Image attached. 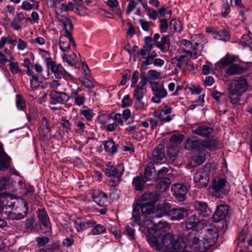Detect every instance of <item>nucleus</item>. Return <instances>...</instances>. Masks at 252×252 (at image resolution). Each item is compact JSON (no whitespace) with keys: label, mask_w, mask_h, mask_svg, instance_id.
Masks as SVG:
<instances>
[{"label":"nucleus","mask_w":252,"mask_h":252,"mask_svg":"<svg viewBox=\"0 0 252 252\" xmlns=\"http://www.w3.org/2000/svg\"><path fill=\"white\" fill-rule=\"evenodd\" d=\"M201 139L193 140L188 138L184 143V147L186 150L194 152H203V148Z\"/></svg>","instance_id":"15"},{"label":"nucleus","mask_w":252,"mask_h":252,"mask_svg":"<svg viewBox=\"0 0 252 252\" xmlns=\"http://www.w3.org/2000/svg\"><path fill=\"white\" fill-rule=\"evenodd\" d=\"M189 57L186 55H182L179 56H176L171 59V62L175 66L180 69H182L185 63L189 61Z\"/></svg>","instance_id":"33"},{"label":"nucleus","mask_w":252,"mask_h":252,"mask_svg":"<svg viewBox=\"0 0 252 252\" xmlns=\"http://www.w3.org/2000/svg\"><path fill=\"white\" fill-rule=\"evenodd\" d=\"M170 44V37L168 35H166L162 36L160 40L157 42L155 45L160 50L161 52L165 53L169 49Z\"/></svg>","instance_id":"32"},{"label":"nucleus","mask_w":252,"mask_h":252,"mask_svg":"<svg viewBox=\"0 0 252 252\" xmlns=\"http://www.w3.org/2000/svg\"><path fill=\"white\" fill-rule=\"evenodd\" d=\"M248 84L246 79L240 78L229 84L227 90L232 91L237 94H242L247 90Z\"/></svg>","instance_id":"8"},{"label":"nucleus","mask_w":252,"mask_h":252,"mask_svg":"<svg viewBox=\"0 0 252 252\" xmlns=\"http://www.w3.org/2000/svg\"><path fill=\"white\" fill-rule=\"evenodd\" d=\"M151 86L154 94L152 100L155 103H159L160 100L167 96V92L163 85H159L158 82H152Z\"/></svg>","instance_id":"7"},{"label":"nucleus","mask_w":252,"mask_h":252,"mask_svg":"<svg viewBox=\"0 0 252 252\" xmlns=\"http://www.w3.org/2000/svg\"><path fill=\"white\" fill-rule=\"evenodd\" d=\"M9 69L13 74H17L21 72L18 63L17 62H10L9 64Z\"/></svg>","instance_id":"57"},{"label":"nucleus","mask_w":252,"mask_h":252,"mask_svg":"<svg viewBox=\"0 0 252 252\" xmlns=\"http://www.w3.org/2000/svg\"><path fill=\"white\" fill-rule=\"evenodd\" d=\"M38 222L40 224V229L43 230L42 232L45 233L50 231L51 225L47 213L44 210L42 209H38Z\"/></svg>","instance_id":"13"},{"label":"nucleus","mask_w":252,"mask_h":252,"mask_svg":"<svg viewBox=\"0 0 252 252\" xmlns=\"http://www.w3.org/2000/svg\"><path fill=\"white\" fill-rule=\"evenodd\" d=\"M225 0L226 1L224 2L222 4L221 12V14L223 17H226L229 14L231 10L228 1L227 0Z\"/></svg>","instance_id":"55"},{"label":"nucleus","mask_w":252,"mask_h":252,"mask_svg":"<svg viewBox=\"0 0 252 252\" xmlns=\"http://www.w3.org/2000/svg\"><path fill=\"white\" fill-rule=\"evenodd\" d=\"M143 176H136L134 178L132 181V185L134 189L137 190L141 191L144 189V187L145 183L147 182L144 179Z\"/></svg>","instance_id":"35"},{"label":"nucleus","mask_w":252,"mask_h":252,"mask_svg":"<svg viewBox=\"0 0 252 252\" xmlns=\"http://www.w3.org/2000/svg\"><path fill=\"white\" fill-rule=\"evenodd\" d=\"M210 166L205 165L194 174V182L199 188L207 186L210 180Z\"/></svg>","instance_id":"4"},{"label":"nucleus","mask_w":252,"mask_h":252,"mask_svg":"<svg viewBox=\"0 0 252 252\" xmlns=\"http://www.w3.org/2000/svg\"><path fill=\"white\" fill-rule=\"evenodd\" d=\"M50 132L49 121L47 117L43 116L40 123L39 135L42 139L46 140L50 138Z\"/></svg>","instance_id":"16"},{"label":"nucleus","mask_w":252,"mask_h":252,"mask_svg":"<svg viewBox=\"0 0 252 252\" xmlns=\"http://www.w3.org/2000/svg\"><path fill=\"white\" fill-rule=\"evenodd\" d=\"M189 210L184 207L172 208L169 212V217L172 220H181L187 217Z\"/></svg>","instance_id":"19"},{"label":"nucleus","mask_w":252,"mask_h":252,"mask_svg":"<svg viewBox=\"0 0 252 252\" xmlns=\"http://www.w3.org/2000/svg\"><path fill=\"white\" fill-rule=\"evenodd\" d=\"M46 61L48 67L51 68L56 79H60L67 74L64 69L61 65H57L55 62L52 61L51 58H46Z\"/></svg>","instance_id":"11"},{"label":"nucleus","mask_w":252,"mask_h":252,"mask_svg":"<svg viewBox=\"0 0 252 252\" xmlns=\"http://www.w3.org/2000/svg\"><path fill=\"white\" fill-rule=\"evenodd\" d=\"M36 241L38 247H43L49 242V238L47 237H38L36 238Z\"/></svg>","instance_id":"63"},{"label":"nucleus","mask_w":252,"mask_h":252,"mask_svg":"<svg viewBox=\"0 0 252 252\" xmlns=\"http://www.w3.org/2000/svg\"><path fill=\"white\" fill-rule=\"evenodd\" d=\"M171 210V206L168 202H164L158 205L155 212V217H161L164 215L169 216V212Z\"/></svg>","instance_id":"28"},{"label":"nucleus","mask_w":252,"mask_h":252,"mask_svg":"<svg viewBox=\"0 0 252 252\" xmlns=\"http://www.w3.org/2000/svg\"><path fill=\"white\" fill-rule=\"evenodd\" d=\"M214 37L217 39L223 41H228L230 39V35L229 33L225 30L214 32Z\"/></svg>","instance_id":"41"},{"label":"nucleus","mask_w":252,"mask_h":252,"mask_svg":"<svg viewBox=\"0 0 252 252\" xmlns=\"http://www.w3.org/2000/svg\"><path fill=\"white\" fill-rule=\"evenodd\" d=\"M171 190L175 197L179 201H183L186 198L188 189L183 184H176L172 186Z\"/></svg>","instance_id":"14"},{"label":"nucleus","mask_w":252,"mask_h":252,"mask_svg":"<svg viewBox=\"0 0 252 252\" xmlns=\"http://www.w3.org/2000/svg\"><path fill=\"white\" fill-rule=\"evenodd\" d=\"M81 114L88 121H91L94 116L93 111L90 109L81 110Z\"/></svg>","instance_id":"61"},{"label":"nucleus","mask_w":252,"mask_h":252,"mask_svg":"<svg viewBox=\"0 0 252 252\" xmlns=\"http://www.w3.org/2000/svg\"><path fill=\"white\" fill-rule=\"evenodd\" d=\"M95 222L93 220H86L82 219H77L74 221V226L78 232L85 230L88 228L93 227Z\"/></svg>","instance_id":"24"},{"label":"nucleus","mask_w":252,"mask_h":252,"mask_svg":"<svg viewBox=\"0 0 252 252\" xmlns=\"http://www.w3.org/2000/svg\"><path fill=\"white\" fill-rule=\"evenodd\" d=\"M203 151L208 149L209 150L213 151L218 148L219 146V141L215 136H212L210 138L207 140H202Z\"/></svg>","instance_id":"30"},{"label":"nucleus","mask_w":252,"mask_h":252,"mask_svg":"<svg viewBox=\"0 0 252 252\" xmlns=\"http://www.w3.org/2000/svg\"><path fill=\"white\" fill-rule=\"evenodd\" d=\"M71 43H72L74 47L76 46L75 41H74L72 35H71V37L67 35H61L60 36L59 45L62 51L64 52H68L70 48Z\"/></svg>","instance_id":"26"},{"label":"nucleus","mask_w":252,"mask_h":252,"mask_svg":"<svg viewBox=\"0 0 252 252\" xmlns=\"http://www.w3.org/2000/svg\"><path fill=\"white\" fill-rule=\"evenodd\" d=\"M9 180L6 178H0V193H8L6 190L9 189Z\"/></svg>","instance_id":"44"},{"label":"nucleus","mask_w":252,"mask_h":252,"mask_svg":"<svg viewBox=\"0 0 252 252\" xmlns=\"http://www.w3.org/2000/svg\"><path fill=\"white\" fill-rule=\"evenodd\" d=\"M61 21L63 24L66 34L71 37L73 29V25L71 20L68 18L64 16L62 18Z\"/></svg>","instance_id":"34"},{"label":"nucleus","mask_w":252,"mask_h":252,"mask_svg":"<svg viewBox=\"0 0 252 252\" xmlns=\"http://www.w3.org/2000/svg\"><path fill=\"white\" fill-rule=\"evenodd\" d=\"M0 196L2 197L5 204V208L6 210H12L16 203V196L10 193H0Z\"/></svg>","instance_id":"25"},{"label":"nucleus","mask_w":252,"mask_h":252,"mask_svg":"<svg viewBox=\"0 0 252 252\" xmlns=\"http://www.w3.org/2000/svg\"><path fill=\"white\" fill-rule=\"evenodd\" d=\"M245 69L236 63H232L227 69V73L229 75L239 74L243 73Z\"/></svg>","instance_id":"36"},{"label":"nucleus","mask_w":252,"mask_h":252,"mask_svg":"<svg viewBox=\"0 0 252 252\" xmlns=\"http://www.w3.org/2000/svg\"><path fill=\"white\" fill-rule=\"evenodd\" d=\"M194 210L197 212L200 217L207 218L212 213V210L209 207L207 202L202 201L195 200L193 202Z\"/></svg>","instance_id":"9"},{"label":"nucleus","mask_w":252,"mask_h":252,"mask_svg":"<svg viewBox=\"0 0 252 252\" xmlns=\"http://www.w3.org/2000/svg\"><path fill=\"white\" fill-rule=\"evenodd\" d=\"M229 207L227 205L219 206L213 216L215 222H219L224 220L229 214Z\"/></svg>","instance_id":"17"},{"label":"nucleus","mask_w":252,"mask_h":252,"mask_svg":"<svg viewBox=\"0 0 252 252\" xmlns=\"http://www.w3.org/2000/svg\"><path fill=\"white\" fill-rule=\"evenodd\" d=\"M185 236L180 235L175 240H173V245L172 249L175 251L183 252L184 249L187 246Z\"/></svg>","instance_id":"31"},{"label":"nucleus","mask_w":252,"mask_h":252,"mask_svg":"<svg viewBox=\"0 0 252 252\" xmlns=\"http://www.w3.org/2000/svg\"><path fill=\"white\" fill-rule=\"evenodd\" d=\"M146 89L136 87L133 92V97L138 103H141L142 99L146 93Z\"/></svg>","instance_id":"39"},{"label":"nucleus","mask_w":252,"mask_h":252,"mask_svg":"<svg viewBox=\"0 0 252 252\" xmlns=\"http://www.w3.org/2000/svg\"><path fill=\"white\" fill-rule=\"evenodd\" d=\"M131 72L129 69H126L124 71V74L122 76L123 79L120 83L121 85H125L127 80H129L130 77Z\"/></svg>","instance_id":"64"},{"label":"nucleus","mask_w":252,"mask_h":252,"mask_svg":"<svg viewBox=\"0 0 252 252\" xmlns=\"http://www.w3.org/2000/svg\"><path fill=\"white\" fill-rule=\"evenodd\" d=\"M240 43L244 46H249L252 49V35H244L241 39Z\"/></svg>","instance_id":"51"},{"label":"nucleus","mask_w":252,"mask_h":252,"mask_svg":"<svg viewBox=\"0 0 252 252\" xmlns=\"http://www.w3.org/2000/svg\"><path fill=\"white\" fill-rule=\"evenodd\" d=\"M104 149L105 151L114 154L117 152V147L112 140L107 141L105 142Z\"/></svg>","instance_id":"45"},{"label":"nucleus","mask_w":252,"mask_h":252,"mask_svg":"<svg viewBox=\"0 0 252 252\" xmlns=\"http://www.w3.org/2000/svg\"><path fill=\"white\" fill-rule=\"evenodd\" d=\"M11 158L4 152L3 145L0 144V170L5 171L11 168Z\"/></svg>","instance_id":"18"},{"label":"nucleus","mask_w":252,"mask_h":252,"mask_svg":"<svg viewBox=\"0 0 252 252\" xmlns=\"http://www.w3.org/2000/svg\"><path fill=\"white\" fill-rule=\"evenodd\" d=\"M74 7V4L72 2H68L67 3H62L60 9L61 12H68L69 11H73Z\"/></svg>","instance_id":"54"},{"label":"nucleus","mask_w":252,"mask_h":252,"mask_svg":"<svg viewBox=\"0 0 252 252\" xmlns=\"http://www.w3.org/2000/svg\"><path fill=\"white\" fill-rule=\"evenodd\" d=\"M153 160L155 162L162 163L165 158L164 146L159 144L152 153Z\"/></svg>","instance_id":"23"},{"label":"nucleus","mask_w":252,"mask_h":252,"mask_svg":"<svg viewBox=\"0 0 252 252\" xmlns=\"http://www.w3.org/2000/svg\"><path fill=\"white\" fill-rule=\"evenodd\" d=\"M184 139V135L182 134H173L169 142V145L172 146H177L180 145Z\"/></svg>","instance_id":"43"},{"label":"nucleus","mask_w":252,"mask_h":252,"mask_svg":"<svg viewBox=\"0 0 252 252\" xmlns=\"http://www.w3.org/2000/svg\"><path fill=\"white\" fill-rule=\"evenodd\" d=\"M137 5V2L135 0H130L128 4V6L126 10V14L129 15L132 11H133Z\"/></svg>","instance_id":"62"},{"label":"nucleus","mask_w":252,"mask_h":252,"mask_svg":"<svg viewBox=\"0 0 252 252\" xmlns=\"http://www.w3.org/2000/svg\"><path fill=\"white\" fill-rule=\"evenodd\" d=\"M228 97L230 100V102L232 104L236 105L238 104L240 100V97L242 94H237L236 93L232 92V91L227 90Z\"/></svg>","instance_id":"46"},{"label":"nucleus","mask_w":252,"mask_h":252,"mask_svg":"<svg viewBox=\"0 0 252 252\" xmlns=\"http://www.w3.org/2000/svg\"><path fill=\"white\" fill-rule=\"evenodd\" d=\"M16 104L17 108L20 110H23L25 108L26 102L21 95L19 94L16 95Z\"/></svg>","instance_id":"53"},{"label":"nucleus","mask_w":252,"mask_h":252,"mask_svg":"<svg viewBox=\"0 0 252 252\" xmlns=\"http://www.w3.org/2000/svg\"><path fill=\"white\" fill-rule=\"evenodd\" d=\"M157 56V52L155 51H153L150 54L148 55L145 56V61L142 62V65L146 66L148 65L151 64L153 63V61L155 60V58Z\"/></svg>","instance_id":"49"},{"label":"nucleus","mask_w":252,"mask_h":252,"mask_svg":"<svg viewBox=\"0 0 252 252\" xmlns=\"http://www.w3.org/2000/svg\"><path fill=\"white\" fill-rule=\"evenodd\" d=\"M160 195L151 192H145L136 203L141 209V213L145 215L153 214L155 216V203L159 199Z\"/></svg>","instance_id":"1"},{"label":"nucleus","mask_w":252,"mask_h":252,"mask_svg":"<svg viewBox=\"0 0 252 252\" xmlns=\"http://www.w3.org/2000/svg\"><path fill=\"white\" fill-rule=\"evenodd\" d=\"M60 124L62 125L63 130L66 133H69L71 130V124L66 117H62L60 120Z\"/></svg>","instance_id":"50"},{"label":"nucleus","mask_w":252,"mask_h":252,"mask_svg":"<svg viewBox=\"0 0 252 252\" xmlns=\"http://www.w3.org/2000/svg\"><path fill=\"white\" fill-rule=\"evenodd\" d=\"M229 191V185L224 179H214L210 188V192L216 198H223Z\"/></svg>","instance_id":"3"},{"label":"nucleus","mask_w":252,"mask_h":252,"mask_svg":"<svg viewBox=\"0 0 252 252\" xmlns=\"http://www.w3.org/2000/svg\"><path fill=\"white\" fill-rule=\"evenodd\" d=\"M213 131L212 127L206 125H198L191 130L192 133L202 137H208Z\"/></svg>","instance_id":"21"},{"label":"nucleus","mask_w":252,"mask_h":252,"mask_svg":"<svg viewBox=\"0 0 252 252\" xmlns=\"http://www.w3.org/2000/svg\"><path fill=\"white\" fill-rule=\"evenodd\" d=\"M35 219L33 218H30L25 221V228L28 231H32L33 229V224Z\"/></svg>","instance_id":"59"},{"label":"nucleus","mask_w":252,"mask_h":252,"mask_svg":"<svg viewBox=\"0 0 252 252\" xmlns=\"http://www.w3.org/2000/svg\"><path fill=\"white\" fill-rule=\"evenodd\" d=\"M105 227L101 224H97L92 229V233L94 235H98L105 231Z\"/></svg>","instance_id":"58"},{"label":"nucleus","mask_w":252,"mask_h":252,"mask_svg":"<svg viewBox=\"0 0 252 252\" xmlns=\"http://www.w3.org/2000/svg\"><path fill=\"white\" fill-rule=\"evenodd\" d=\"M24 213L20 212H13L11 210H5V214L6 215L7 219L10 220H19L25 217L29 211L28 204L25 202L23 206Z\"/></svg>","instance_id":"22"},{"label":"nucleus","mask_w":252,"mask_h":252,"mask_svg":"<svg viewBox=\"0 0 252 252\" xmlns=\"http://www.w3.org/2000/svg\"><path fill=\"white\" fill-rule=\"evenodd\" d=\"M49 96L50 97V103L52 104H56L57 103L63 104L68 99L67 95L65 93H60L54 90L51 91Z\"/></svg>","instance_id":"20"},{"label":"nucleus","mask_w":252,"mask_h":252,"mask_svg":"<svg viewBox=\"0 0 252 252\" xmlns=\"http://www.w3.org/2000/svg\"><path fill=\"white\" fill-rule=\"evenodd\" d=\"M206 230H207L205 235L206 241V243H203V244H205L204 246V249H208L212 246V243L214 242L218 238V233L216 227L212 225L209 222V224L206 227H208Z\"/></svg>","instance_id":"10"},{"label":"nucleus","mask_w":252,"mask_h":252,"mask_svg":"<svg viewBox=\"0 0 252 252\" xmlns=\"http://www.w3.org/2000/svg\"><path fill=\"white\" fill-rule=\"evenodd\" d=\"M171 183V181L169 178L167 177L161 178L157 185V189L159 190V191L163 192L169 188Z\"/></svg>","instance_id":"37"},{"label":"nucleus","mask_w":252,"mask_h":252,"mask_svg":"<svg viewBox=\"0 0 252 252\" xmlns=\"http://www.w3.org/2000/svg\"><path fill=\"white\" fill-rule=\"evenodd\" d=\"M74 126L78 127V132L82 133L85 131V124L81 119L76 118L74 122Z\"/></svg>","instance_id":"56"},{"label":"nucleus","mask_w":252,"mask_h":252,"mask_svg":"<svg viewBox=\"0 0 252 252\" xmlns=\"http://www.w3.org/2000/svg\"><path fill=\"white\" fill-rule=\"evenodd\" d=\"M139 206H138L137 203H134L133 205V211H132V218L134 220V221L140 224V210Z\"/></svg>","instance_id":"47"},{"label":"nucleus","mask_w":252,"mask_h":252,"mask_svg":"<svg viewBox=\"0 0 252 252\" xmlns=\"http://www.w3.org/2000/svg\"><path fill=\"white\" fill-rule=\"evenodd\" d=\"M185 239L187 242V245L189 244L193 249L197 251L201 252L204 251L207 249H204V246L205 244H203L204 242L200 243L199 238L196 236L193 232H190L188 234L187 237H185Z\"/></svg>","instance_id":"12"},{"label":"nucleus","mask_w":252,"mask_h":252,"mask_svg":"<svg viewBox=\"0 0 252 252\" xmlns=\"http://www.w3.org/2000/svg\"><path fill=\"white\" fill-rule=\"evenodd\" d=\"M94 201L98 205L104 206L107 202V195L100 190H95L93 193Z\"/></svg>","instance_id":"27"},{"label":"nucleus","mask_w":252,"mask_h":252,"mask_svg":"<svg viewBox=\"0 0 252 252\" xmlns=\"http://www.w3.org/2000/svg\"><path fill=\"white\" fill-rule=\"evenodd\" d=\"M236 60V57L234 56L228 57L222 59L219 63V66L220 67L225 68L228 65L232 64V63Z\"/></svg>","instance_id":"48"},{"label":"nucleus","mask_w":252,"mask_h":252,"mask_svg":"<svg viewBox=\"0 0 252 252\" xmlns=\"http://www.w3.org/2000/svg\"><path fill=\"white\" fill-rule=\"evenodd\" d=\"M205 159L204 154L200 153L192 157L190 163L193 166H197L202 164L205 161Z\"/></svg>","instance_id":"42"},{"label":"nucleus","mask_w":252,"mask_h":252,"mask_svg":"<svg viewBox=\"0 0 252 252\" xmlns=\"http://www.w3.org/2000/svg\"><path fill=\"white\" fill-rule=\"evenodd\" d=\"M154 44L153 39L152 37L150 36L145 37L143 48L141 49L140 51V54L143 58H145V56L147 55V53L151 51Z\"/></svg>","instance_id":"29"},{"label":"nucleus","mask_w":252,"mask_h":252,"mask_svg":"<svg viewBox=\"0 0 252 252\" xmlns=\"http://www.w3.org/2000/svg\"><path fill=\"white\" fill-rule=\"evenodd\" d=\"M187 229L196 230V228H204L209 224V221L205 220H200L195 215L189 217L185 221Z\"/></svg>","instance_id":"6"},{"label":"nucleus","mask_w":252,"mask_h":252,"mask_svg":"<svg viewBox=\"0 0 252 252\" xmlns=\"http://www.w3.org/2000/svg\"><path fill=\"white\" fill-rule=\"evenodd\" d=\"M124 171L123 167L121 165H118V168L113 166H108L105 169V174L107 176L112 178L110 181V186L115 187L121 181V177L123 172Z\"/></svg>","instance_id":"5"},{"label":"nucleus","mask_w":252,"mask_h":252,"mask_svg":"<svg viewBox=\"0 0 252 252\" xmlns=\"http://www.w3.org/2000/svg\"><path fill=\"white\" fill-rule=\"evenodd\" d=\"M173 240V234L168 233L161 236L150 234L148 240L150 245L157 250L167 252L172 249Z\"/></svg>","instance_id":"2"},{"label":"nucleus","mask_w":252,"mask_h":252,"mask_svg":"<svg viewBox=\"0 0 252 252\" xmlns=\"http://www.w3.org/2000/svg\"><path fill=\"white\" fill-rule=\"evenodd\" d=\"M155 116L158 119H159L160 122V125H162L165 122H170L172 120L174 116V115H168L165 118H163L161 116V113H156Z\"/></svg>","instance_id":"60"},{"label":"nucleus","mask_w":252,"mask_h":252,"mask_svg":"<svg viewBox=\"0 0 252 252\" xmlns=\"http://www.w3.org/2000/svg\"><path fill=\"white\" fill-rule=\"evenodd\" d=\"M179 151L178 147L169 145L167 150V153L170 161L174 162L175 160L178 156Z\"/></svg>","instance_id":"38"},{"label":"nucleus","mask_w":252,"mask_h":252,"mask_svg":"<svg viewBox=\"0 0 252 252\" xmlns=\"http://www.w3.org/2000/svg\"><path fill=\"white\" fill-rule=\"evenodd\" d=\"M169 168L166 167H163L161 169H159L157 174V175L153 177V180L154 181H157L159 179L163 178L167 173L169 172Z\"/></svg>","instance_id":"52"},{"label":"nucleus","mask_w":252,"mask_h":252,"mask_svg":"<svg viewBox=\"0 0 252 252\" xmlns=\"http://www.w3.org/2000/svg\"><path fill=\"white\" fill-rule=\"evenodd\" d=\"M155 172V166L153 163L149 162L146 165L145 169L144 176L147 181L151 180L153 173Z\"/></svg>","instance_id":"40"}]
</instances>
